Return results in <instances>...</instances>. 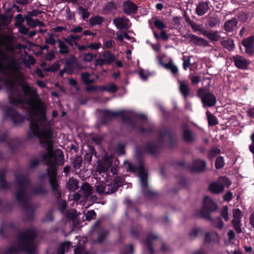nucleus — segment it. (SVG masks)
Segmentation results:
<instances>
[{"instance_id": "nucleus-1", "label": "nucleus", "mask_w": 254, "mask_h": 254, "mask_svg": "<svg viewBox=\"0 0 254 254\" xmlns=\"http://www.w3.org/2000/svg\"><path fill=\"white\" fill-rule=\"evenodd\" d=\"M20 64H0V82L7 88V96L9 103L16 107L23 108L24 104L29 107L28 112L36 117L40 122L46 121V108L42 102L37 89L25 83L22 85L25 96L30 97L24 99L20 91L15 87L13 80L14 73L10 67L19 68Z\"/></svg>"}, {"instance_id": "nucleus-2", "label": "nucleus", "mask_w": 254, "mask_h": 254, "mask_svg": "<svg viewBox=\"0 0 254 254\" xmlns=\"http://www.w3.org/2000/svg\"><path fill=\"white\" fill-rule=\"evenodd\" d=\"M16 188L15 196L18 202L22 205V208L25 210V220L32 221L34 217V207L27 202L26 190L31 185L30 179L23 174H15Z\"/></svg>"}, {"instance_id": "nucleus-3", "label": "nucleus", "mask_w": 254, "mask_h": 254, "mask_svg": "<svg viewBox=\"0 0 254 254\" xmlns=\"http://www.w3.org/2000/svg\"><path fill=\"white\" fill-rule=\"evenodd\" d=\"M36 237L37 234L35 229H27L18 234V246L9 247L5 251L4 254H13L20 252H23L28 254H34L36 250L34 240Z\"/></svg>"}, {"instance_id": "nucleus-4", "label": "nucleus", "mask_w": 254, "mask_h": 254, "mask_svg": "<svg viewBox=\"0 0 254 254\" xmlns=\"http://www.w3.org/2000/svg\"><path fill=\"white\" fill-rule=\"evenodd\" d=\"M31 117H33L37 119L38 121L34 119H30V129L32 133L29 131L27 133V137L31 139L35 136L38 137L39 140V144L41 147H45L46 149H51L52 147L54 146L52 139L54 136V132L52 129L50 127L46 128L43 131L41 132L40 125L39 122L40 123H44L45 122H40L38 119L30 115ZM47 120V118L46 117Z\"/></svg>"}, {"instance_id": "nucleus-5", "label": "nucleus", "mask_w": 254, "mask_h": 254, "mask_svg": "<svg viewBox=\"0 0 254 254\" xmlns=\"http://www.w3.org/2000/svg\"><path fill=\"white\" fill-rule=\"evenodd\" d=\"M218 209L217 203L209 196H206L203 200V204L200 210V216L206 220L210 221L219 230L223 228L224 224L220 216L213 219L210 214Z\"/></svg>"}, {"instance_id": "nucleus-6", "label": "nucleus", "mask_w": 254, "mask_h": 254, "mask_svg": "<svg viewBox=\"0 0 254 254\" xmlns=\"http://www.w3.org/2000/svg\"><path fill=\"white\" fill-rule=\"evenodd\" d=\"M47 152L42 156V159L49 163H54L55 165H63L64 163V155L62 150L60 149H47Z\"/></svg>"}, {"instance_id": "nucleus-7", "label": "nucleus", "mask_w": 254, "mask_h": 254, "mask_svg": "<svg viewBox=\"0 0 254 254\" xmlns=\"http://www.w3.org/2000/svg\"><path fill=\"white\" fill-rule=\"evenodd\" d=\"M197 96L200 99L202 106L204 108L213 107L217 103L215 95L205 88L202 87L198 89Z\"/></svg>"}, {"instance_id": "nucleus-8", "label": "nucleus", "mask_w": 254, "mask_h": 254, "mask_svg": "<svg viewBox=\"0 0 254 254\" xmlns=\"http://www.w3.org/2000/svg\"><path fill=\"white\" fill-rule=\"evenodd\" d=\"M4 117L10 119L14 125L21 124L25 121V117L13 107H5Z\"/></svg>"}, {"instance_id": "nucleus-9", "label": "nucleus", "mask_w": 254, "mask_h": 254, "mask_svg": "<svg viewBox=\"0 0 254 254\" xmlns=\"http://www.w3.org/2000/svg\"><path fill=\"white\" fill-rule=\"evenodd\" d=\"M140 179V183L142 191L145 197H155L158 195V193L152 190L148 187L147 181V174L145 172L144 170L138 175Z\"/></svg>"}, {"instance_id": "nucleus-10", "label": "nucleus", "mask_w": 254, "mask_h": 254, "mask_svg": "<svg viewBox=\"0 0 254 254\" xmlns=\"http://www.w3.org/2000/svg\"><path fill=\"white\" fill-rule=\"evenodd\" d=\"M92 231L97 235V241L98 243H103L108 237L109 230L104 229L100 225L99 220L96 221L92 227Z\"/></svg>"}, {"instance_id": "nucleus-11", "label": "nucleus", "mask_w": 254, "mask_h": 254, "mask_svg": "<svg viewBox=\"0 0 254 254\" xmlns=\"http://www.w3.org/2000/svg\"><path fill=\"white\" fill-rule=\"evenodd\" d=\"M13 38L8 35H1L0 34V45L4 47L7 52H13L15 50V46L12 43Z\"/></svg>"}, {"instance_id": "nucleus-12", "label": "nucleus", "mask_w": 254, "mask_h": 254, "mask_svg": "<svg viewBox=\"0 0 254 254\" xmlns=\"http://www.w3.org/2000/svg\"><path fill=\"white\" fill-rule=\"evenodd\" d=\"M241 45L244 47L246 54L250 56L254 54V36L244 39L242 41Z\"/></svg>"}, {"instance_id": "nucleus-13", "label": "nucleus", "mask_w": 254, "mask_h": 254, "mask_svg": "<svg viewBox=\"0 0 254 254\" xmlns=\"http://www.w3.org/2000/svg\"><path fill=\"white\" fill-rule=\"evenodd\" d=\"M206 168V163L204 160L197 159L192 161L190 165V171L192 173L203 172Z\"/></svg>"}, {"instance_id": "nucleus-14", "label": "nucleus", "mask_w": 254, "mask_h": 254, "mask_svg": "<svg viewBox=\"0 0 254 254\" xmlns=\"http://www.w3.org/2000/svg\"><path fill=\"white\" fill-rule=\"evenodd\" d=\"M143 150L145 153L156 156L159 153L160 148L157 143L148 142L143 146Z\"/></svg>"}, {"instance_id": "nucleus-15", "label": "nucleus", "mask_w": 254, "mask_h": 254, "mask_svg": "<svg viewBox=\"0 0 254 254\" xmlns=\"http://www.w3.org/2000/svg\"><path fill=\"white\" fill-rule=\"evenodd\" d=\"M101 123L103 125H106L108 122L113 119L118 117L119 111L113 112L108 109H104L101 112Z\"/></svg>"}, {"instance_id": "nucleus-16", "label": "nucleus", "mask_w": 254, "mask_h": 254, "mask_svg": "<svg viewBox=\"0 0 254 254\" xmlns=\"http://www.w3.org/2000/svg\"><path fill=\"white\" fill-rule=\"evenodd\" d=\"M125 164L127 166V171L131 173H136L138 172V175L145 169L142 160L139 161L138 165L132 164L128 161H126L125 162Z\"/></svg>"}, {"instance_id": "nucleus-17", "label": "nucleus", "mask_w": 254, "mask_h": 254, "mask_svg": "<svg viewBox=\"0 0 254 254\" xmlns=\"http://www.w3.org/2000/svg\"><path fill=\"white\" fill-rule=\"evenodd\" d=\"M124 12L127 14H135L137 10L138 6L130 0L125 1L123 3Z\"/></svg>"}, {"instance_id": "nucleus-18", "label": "nucleus", "mask_w": 254, "mask_h": 254, "mask_svg": "<svg viewBox=\"0 0 254 254\" xmlns=\"http://www.w3.org/2000/svg\"><path fill=\"white\" fill-rule=\"evenodd\" d=\"M102 56L103 58L100 59L101 62L99 64H104V62H106V64H112L113 62H115V64H122L121 61H116L115 55L110 51H105ZM96 64L99 63L97 62Z\"/></svg>"}, {"instance_id": "nucleus-19", "label": "nucleus", "mask_w": 254, "mask_h": 254, "mask_svg": "<svg viewBox=\"0 0 254 254\" xmlns=\"http://www.w3.org/2000/svg\"><path fill=\"white\" fill-rule=\"evenodd\" d=\"M129 19L125 17L116 18L113 20L115 26L120 29H127L129 28L128 22Z\"/></svg>"}, {"instance_id": "nucleus-20", "label": "nucleus", "mask_w": 254, "mask_h": 254, "mask_svg": "<svg viewBox=\"0 0 254 254\" xmlns=\"http://www.w3.org/2000/svg\"><path fill=\"white\" fill-rule=\"evenodd\" d=\"M158 238L159 237L157 235L150 233L147 235L146 239L142 241L143 244L146 246L151 254H153L154 253L152 242L153 240L158 239Z\"/></svg>"}, {"instance_id": "nucleus-21", "label": "nucleus", "mask_w": 254, "mask_h": 254, "mask_svg": "<svg viewBox=\"0 0 254 254\" xmlns=\"http://www.w3.org/2000/svg\"><path fill=\"white\" fill-rule=\"evenodd\" d=\"M209 1H200L196 6L195 12L198 16H202L209 9Z\"/></svg>"}, {"instance_id": "nucleus-22", "label": "nucleus", "mask_w": 254, "mask_h": 254, "mask_svg": "<svg viewBox=\"0 0 254 254\" xmlns=\"http://www.w3.org/2000/svg\"><path fill=\"white\" fill-rule=\"evenodd\" d=\"M122 178L119 176H116L114 178L113 182L108 184V190L110 189L111 193H113L123 186Z\"/></svg>"}, {"instance_id": "nucleus-23", "label": "nucleus", "mask_w": 254, "mask_h": 254, "mask_svg": "<svg viewBox=\"0 0 254 254\" xmlns=\"http://www.w3.org/2000/svg\"><path fill=\"white\" fill-rule=\"evenodd\" d=\"M201 34L207 37L211 41L216 42L219 40L220 36L217 31L201 30Z\"/></svg>"}, {"instance_id": "nucleus-24", "label": "nucleus", "mask_w": 254, "mask_h": 254, "mask_svg": "<svg viewBox=\"0 0 254 254\" xmlns=\"http://www.w3.org/2000/svg\"><path fill=\"white\" fill-rule=\"evenodd\" d=\"M189 37L190 38V42L192 43L195 45L204 47L209 45L208 42L202 38L198 37L193 34H191Z\"/></svg>"}, {"instance_id": "nucleus-25", "label": "nucleus", "mask_w": 254, "mask_h": 254, "mask_svg": "<svg viewBox=\"0 0 254 254\" xmlns=\"http://www.w3.org/2000/svg\"><path fill=\"white\" fill-rule=\"evenodd\" d=\"M224 189V185L217 182L211 183L208 188L209 190L214 194H219L221 193L223 191Z\"/></svg>"}, {"instance_id": "nucleus-26", "label": "nucleus", "mask_w": 254, "mask_h": 254, "mask_svg": "<svg viewBox=\"0 0 254 254\" xmlns=\"http://www.w3.org/2000/svg\"><path fill=\"white\" fill-rule=\"evenodd\" d=\"M238 20L236 18H232L230 20L226 21L224 25V29L228 32H230L233 31L237 27Z\"/></svg>"}, {"instance_id": "nucleus-27", "label": "nucleus", "mask_w": 254, "mask_h": 254, "mask_svg": "<svg viewBox=\"0 0 254 254\" xmlns=\"http://www.w3.org/2000/svg\"><path fill=\"white\" fill-rule=\"evenodd\" d=\"M183 139L186 142H192L195 140V136L192 131L187 127L184 128L183 131Z\"/></svg>"}, {"instance_id": "nucleus-28", "label": "nucleus", "mask_w": 254, "mask_h": 254, "mask_svg": "<svg viewBox=\"0 0 254 254\" xmlns=\"http://www.w3.org/2000/svg\"><path fill=\"white\" fill-rule=\"evenodd\" d=\"M66 188L70 191H75L78 189V182L73 177L70 178L66 184Z\"/></svg>"}, {"instance_id": "nucleus-29", "label": "nucleus", "mask_w": 254, "mask_h": 254, "mask_svg": "<svg viewBox=\"0 0 254 254\" xmlns=\"http://www.w3.org/2000/svg\"><path fill=\"white\" fill-rule=\"evenodd\" d=\"M104 21V18L99 15H95L90 17L89 20V25L93 27L97 25H101Z\"/></svg>"}, {"instance_id": "nucleus-30", "label": "nucleus", "mask_w": 254, "mask_h": 254, "mask_svg": "<svg viewBox=\"0 0 254 254\" xmlns=\"http://www.w3.org/2000/svg\"><path fill=\"white\" fill-rule=\"evenodd\" d=\"M57 42L59 44L58 46L59 48V53L63 55L67 54L69 52V49L65 42L60 39H58Z\"/></svg>"}, {"instance_id": "nucleus-31", "label": "nucleus", "mask_w": 254, "mask_h": 254, "mask_svg": "<svg viewBox=\"0 0 254 254\" xmlns=\"http://www.w3.org/2000/svg\"><path fill=\"white\" fill-rule=\"evenodd\" d=\"M46 162V165H49V168L47 170V172L49 178L57 177V169L56 165H55L54 163H49L48 162Z\"/></svg>"}, {"instance_id": "nucleus-32", "label": "nucleus", "mask_w": 254, "mask_h": 254, "mask_svg": "<svg viewBox=\"0 0 254 254\" xmlns=\"http://www.w3.org/2000/svg\"><path fill=\"white\" fill-rule=\"evenodd\" d=\"M71 245V243L68 241L62 243L57 248V254H64L65 250H67Z\"/></svg>"}, {"instance_id": "nucleus-33", "label": "nucleus", "mask_w": 254, "mask_h": 254, "mask_svg": "<svg viewBox=\"0 0 254 254\" xmlns=\"http://www.w3.org/2000/svg\"><path fill=\"white\" fill-rule=\"evenodd\" d=\"M222 39L223 40L221 41V44L223 47L229 51H233L235 47L233 41L230 38H228L226 40H225L223 38Z\"/></svg>"}, {"instance_id": "nucleus-34", "label": "nucleus", "mask_w": 254, "mask_h": 254, "mask_svg": "<svg viewBox=\"0 0 254 254\" xmlns=\"http://www.w3.org/2000/svg\"><path fill=\"white\" fill-rule=\"evenodd\" d=\"M26 21H27L28 25L31 27H35L37 25L42 26L44 25L43 22L37 19L34 20L29 16H26Z\"/></svg>"}, {"instance_id": "nucleus-35", "label": "nucleus", "mask_w": 254, "mask_h": 254, "mask_svg": "<svg viewBox=\"0 0 254 254\" xmlns=\"http://www.w3.org/2000/svg\"><path fill=\"white\" fill-rule=\"evenodd\" d=\"M32 192L33 194L36 195H45L48 191L43 186H39L32 189Z\"/></svg>"}, {"instance_id": "nucleus-36", "label": "nucleus", "mask_w": 254, "mask_h": 254, "mask_svg": "<svg viewBox=\"0 0 254 254\" xmlns=\"http://www.w3.org/2000/svg\"><path fill=\"white\" fill-rule=\"evenodd\" d=\"M208 125L209 126H214L218 124V121L217 118L211 114L209 111H207L206 113Z\"/></svg>"}, {"instance_id": "nucleus-37", "label": "nucleus", "mask_w": 254, "mask_h": 254, "mask_svg": "<svg viewBox=\"0 0 254 254\" xmlns=\"http://www.w3.org/2000/svg\"><path fill=\"white\" fill-rule=\"evenodd\" d=\"M96 190L99 194L104 193L105 194L112 193L110 189L108 190V185L104 186L99 184L96 186Z\"/></svg>"}, {"instance_id": "nucleus-38", "label": "nucleus", "mask_w": 254, "mask_h": 254, "mask_svg": "<svg viewBox=\"0 0 254 254\" xmlns=\"http://www.w3.org/2000/svg\"><path fill=\"white\" fill-rule=\"evenodd\" d=\"M138 74L140 78L144 81L146 80L148 77L153 74L152 72L148 70H144L142 68H139Z\"/></svg>"}, {"instance_id": "nucleus-39", "label": "nucleus", "mask_w": 254, "mask_h": 254, "mask_svg": "<svg viewBox=\"0 0 254 254\" xmlns=\"http://www.w3.org/2000/svg\"><path fill=\"white\" fill-rule=\"evenodd\" d=\"M99 88L100 91H107L110 93H114L118 90L117 85L113 83H111L107 85L101 86Z\"/></svg>"}, {"instance_id": "nucleus-40", "label": "nucleus", "mask_w": 254, "mask_h": 254, "mask_svg": "<svg viewBox=\"0 0 254 254\" xmlns=\"http://www.w3.org/2000/svg\"><path fill=\"white\" fill-rule=\"evenodd\" d=\"M81 188L84 195L88 196L91 194L92 188L89 183L87 182L84 183Z\"/></svg>"}, {"instance_id": "nucleus-41", "label": "nucleus", "mask_w": 254, "mask_h": 254, "mask_svg": "<svg viewBox=\"0 0 254 254\" xmlns=\"http://www.w3.org/2000/svg\"><path fill=\"white\" fill-rule=\"evenodd\" d=\"M78 14L81 16L82 18L84 20L87 19L90 15V13L88 9L82 6L78 7Z\"/></svg>"}, {"instance_id": "nucleus-42", "label": "nucleus", "mask_w": 254, "mask_h": 254, "mask_svg": "<svg viewBox=\"0 0 254 254\" xmlns=\"http://www.w3.org/2000/svg\"><path fill=\"white\" fill-rule=\"evenodd\" d=\"M180 90L185 98H187L190 92V88L187 84L184 82H181L180 85Z\"/></svg>"}, {"instance_id": "nucleus-43", "label": "nucleus", "mask_w": 254, "mask_h": 254, "mask_svg": "<svg viewBox=\"0 0 254 254\" xmlns=\"http://www.w3.org/2000/svg\"><path fill=\"white\" fill-rule=\"evenodd\" d=\"M82 64H65L64 69H65V73L68 74H71L73 73V68L76 67L81 69L83 67Z\"/></svg>"}, {"instance_id": "nucleus-44", "label": "nucleus", "mask_w": 254, "mask_h": 254, "mask_svg": "<svg viewBox=\"0 0 254 254\" xmlns=\"http://www.w3.org/2000/svg\"><path fill=\"white\" fill-rule=\"evenodd\" d=\"M220 214V217L223 218L225 221L227 222L229 220L228 207L227 205H225L222 207Z\"/></svg>"}, {"instance_id": "nucleus-45", "label": "nucleus", "mask_w": 254, "mask_h": 254, "mask_svg": "<svg viewBox=\"0 0 254 254\" xmlns=\"http://www.w3.org/2000/svg\"><path fill=\"white\" fill-rule=\"evenodd\" d=\"M20 144V140L17 138L12 139L8 143V146L11 151L16 149Z\"/></svg>"}, {"instance_id": "nucleus-46", "label": "nucleus", "mask_w": 254, "mask_h": 254, "mask_svg": "<svg viewBox=\"0 0 254 254\" xmlns=\"http://www.w3.org/2000/svg\"><path fill=\"white\" fill-rule=\"evenodd\" d=\"M90 74L88 72H82L81 75V79L85 84H89L94 82L93 79L90 78Z\"/></svg>"}, {"instance_id": "nucleus-47", "label": "nucleus", "mask_w": 254, "mask_h": 254, "mask_svg": "<svg viewBox=\"0 0 254 254\" xmlns=\"http://www.w3.org/2000/svg\"><path fill=\"white\" fill-rule=\"evenodd\" d=\"M159 64H173L171 59L168 58L165 54H159L158 57Z\"/></svg>"}, {"instance_id": "nucleus-48", "label": "nucleus", "mask_w": 254, "mask_h": 254, "mask_svg": "<svg viewBox=\"0 0 254 254\" xmlns=\"http://www.w3.org/2000/svg\"><path fill=\"white\" fill-rule=\"evenodd\" d=\"M199 233H202L201 229L200 228H193L189 234L190 239L191 240L195 239Z\"/></svg>"}, {"instance_id": "nucleus-49", "label": "nucleus", "mask_w": 254, "mask_h": 254, "mask_svg": "<svg viewBox=\"0 0 254 254\" xmlns=\"http://www.w3.org/2000/svg\"><path fill=\"white\" fill-rule=\"evenodd\" d=\"M153 34L155 39L158 40L159 39H161L162 40L166 41H167L169 38V36L167 34L166 32L164 30H162L161 32L160 35L158 34L156 32L153 31Z\"/></svg>"}, {"instance_id": "nucleus-50", "label": "nucleus", "mask_w": 254, "mask_h": 254, "mask_svg": "<svg viewBox=\"0 0 254 254\" xmlns=\"http://www.w3.org/2000/svg\"><path fill=\"white\" fill-rule=\"evenodd\" d=\"M221 152L220 149L217 147H213L210 149L207 154L208 158L209 159H212L214 158L217 155L220 154Z\"/></svg>"}, {"instance_id": "nucleus-51", "label": "nucleus", "mask_w": 254, "mask_h": 254, "mask_svg": "<svg viewBox=\"0 0 254 254\" xmlns=\"http://www.w3.org/2000/svg\"><path fill=\"white\" fill-rule=\"evenodd\" d=\"M131 233L135 238L138 239L139 237V233L141 230V227L140 225H137L136 226H132L131 227Z\"/></svg>"}, {"instance_id": "nucleus-52", "label": "nucleus", "mask_w": 254, "mask_h": 254, "mask_svg": "<svg viewBox=\"0 0 254 254\" xmlns=\"http://www.w3.org/2000/svg\"><path fill=\"white\" fill-rule=\"evenodd\" d=\"M231 223L232 224L235 231L238 234H240L242 232L241 220H232Z\"/></svg>"}, {"instance_id": "nucleus-53", "label": "nucleus", "mask_w": 254, "mask_h": 254, "mask_svg": "<svg viewBox=\"0 0 254 254\" xmlns=\"http://www.w3.org/2000/svg\"><path fill=\"white\" fill-rule=\"evenodd\" d=\"M162 66L164 67L165 68L170 70L172 74L176 75L178 72V69L177 66L175 64H160Z\"/></svg>"}, {"instance_id": "nucleus-54", "label": "nucleus", "mask_w": 254, "mask_h": 254, "mask_svg": "<svg viewBox=\"0 0 254 254\" xmlns=\"http://www.w3.org/2000/svg\"><path fill=\"white\" fill-rule=\"evenodd\" d=\"M224 158L221 156L217 157L216 161H215V168L217 169H220L224 167Z\"/></svg>"}, {"instance_id": "nucleus-55", "label": "nucleus", "mask_w": 254, "mask_h": 254, "mask_svg": "<svg viewBox=\"0 0 254 254\" xmlns=\"http://www.w3.org/2000/svg\"><path fill=\"white\" fill-rule=\"evenodd\" d=\"M115 152L119 155H122L125 154V145L119 143L115 149Z\"/></svg>"}, {"instance_id": "nucleus-56", "label": "nucleus", "mask_w": 254, "mask_h": 254, "mask_svg": "<svg viewBox=\"0 0 254 254\" xmlns=\"http://www.w3.org/2000/svg\"><path fill=\"white\" fill-rule=\"evenodd\" d=\"M96 213L94 210H88L85 215V220L87 221H90L95 218Z\"/></svg>"}, {"instance_id": "nucleus-57", "label": "nucleus", "mask_w": 254, "mask_h": 254, "mask_svg": "<svg viewBox=\"0 0 254 254\" xmlns=\"http://www.w3.org/2000/svg\"><path fill=\"white\" fill-rule=\"evenodd\" d=\"M119 114H121L118 115V117H121L122 119L123 122L124 123H126L127 124L132 119V118L130 116L125 115L124 111H119Z\"/></svg>"}, {"instance_id": "nucleus-58", "label": "nucleus", "mask_w": 254, "mask_h": 254, "mask_svg": "<svg viewBox=\"0 0 254 254\" xmlns=\"http://www.w3.org/2000/svg\"><path fill=\"white\" fill-rule=\"evenodd\" d=\"M233 216L234 217V219L233 220H241L243 216L241 210L239 208L233 209Z\"/></svg>"}, {"instance_id": "nucleus-59", "label": "nucleus", "mask_w": 254, "mask_h": 254, "mask_svg": "<svg viewBox=\"0 0 254 254\" xmlns=\"http://www.w3.org/2000/svg\"><path fill=\"white\" fill-rule=\"evenodd\" d=\"M167 142L169 147L170 148H172L176 146V141L173 138L172 133L168 134V137H167Z\"/></svg>"}, {"instance_id": "nucleus-60", "label": "nucleus", "mask_w": 254, "mask_h": 254, "mask_svg": "<svg viewBox=\"0 0 254 254\" xmlns=\"http://www.w3.org/2000/svg\"><path fill=\"white\" fill-rule=\"evenodd\" d=\"M82 158L80 156H77L72 162L73 167L75 169H79L82 164Z\"/></svg>"}, {"instance_id": "nucleus-61", "label": "nucleus", "mask_w": 254, "mask_h": 254, "mask_svg": "<svg viewBox=\"0 0 254 254\" xmlns=\"http://www.w3.org/2000/svg\"><path fill=\"white\" fill-rule=\"evenodd\" d=\"M58 209L62 213H64L67 207L66 202L65 200L57 201Z\"/></svg>"}, {"instance_id": "nucleus-62", "label": "nucleus", "mask_w": 254, "mask_h": 254, "mask_svg": "<svg viewBox=\"0 0 254 254\" xmlns=\"http://www.w3.org/2000/svg\"><path fill=\"white\" fill-rule=\"evenodd\" d=\"M207 23H208V25L211 27V28H213V27H215L217 25H218L219 23V19L216 18V17H210L208 21H207Z\"/></svg>"}, {"instance_id": "nucleus-63", "label": "nucleus", "mask_w": 254, "mask_h": 254, "mask_svg": "<svg viewBox=\"0 0 254 254\" xmlns=\"http://www.w3.org/2000/svg\"><path fill=\"white\" fill-rule=\"evenodd\" d=\"M49 178V184L51 187L52 189L55 190L56 188H58L60 187L59 184L58 183V180L57 179V177H54L52 178Z\"/></svg>"}, {"instance_id": "nucleus-64", "label": "nucleus", "mask_w": 254, "mask_h": 254, "mask_svg": "<svg viewBox=\"0 0 254 254\" xmlns=\"http://www.w3.org/2000/svg\"><path fill=\"white\" fill-rule=\"evenodd\" d=\"M16 23L15 25L18 26L22 25V23L26 20V16L23 17L21 14H18L15 16Z\"/></svg>"}]
</instances>
